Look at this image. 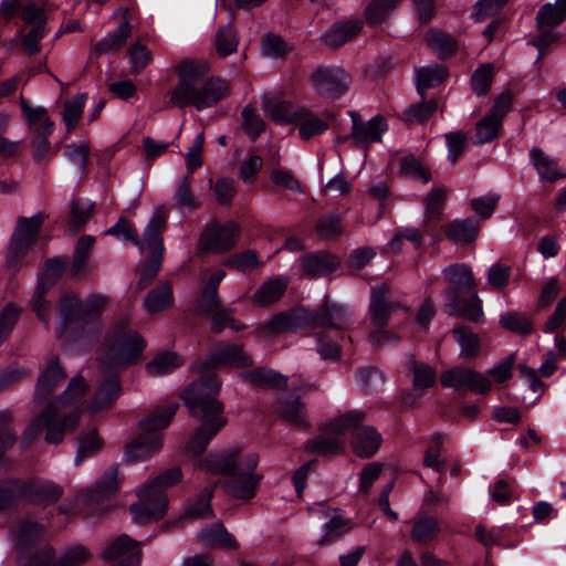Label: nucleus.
<instances>
[{
    "label": "nucleus",
    "mask_w": 566,
    "mask_h": 566,
    "mask_svg": "<svg viewBox=\"0 0 566 566\" xmlns=\"http://www.w3.org/2000/svg\"><path fill=\"white\" fill-rule=\"evenodd\" d=\"M51 391H40L34 401L46 403L31 419L22 434V447L31 446L45 431L44 441L60 444L64 436L73 433L80 426L83 411L96 413L109 408L117 399L118 391H61L48 397Z\"/></svg>",
    "instance_id": "1"
},
{
    "label": "nucleus",
    "mask_w": 566,
    "mask_h": 566,
    "mask_svg": "<svg viewBox=\"0 0 566 566\" xmlns=\"http://www.w3.org/2000/svg\"><path fill=\"white\" fill-rule=\"evenodd\" d=\"M145 342L133 331L126 318L109 327L98 357L96 381L101 389H119V374L142 357Z\"/></svg>",
    "instance_id": "2"
},
{
    "label": "nucleus",
    "mask_w": 566,
    "mask_h": 566,
    "mask_svg": "<svg viewBox=\"0 0 566 566\" xmlns=\"http://www.w3.org/2000/svg\"><path fill=\"white\" fill-rule=\"evenodd\" d=\"M178 84L169 93V103L178 108L192 105L198 111L211 107L229 95V84L222 78L202 83L209 66L205 61L185 60L176 67Z\"/></svg>",
    "instance_id": "3"
},
{
    "label": "nucleus",
    "mask_w": 566,
    "mask_h": 566,
    "mask_svg": "<svg viewBox=\"0 0 566 566\" xmlns=\"http://www.w3.org/2000/svg\"><path fill=\"white\" fill-rule=\"evenodd\" d=\"M258 463L256 453L241 454L239 448H233L200 460L199 468L211 474L231 475L223 485L226 492L235 499L250 500L255 496L256 488L263 479V475L254 473Z\"/></svg>",
    "instance_id": "4"
},
{
    "label": "nucleus",
    "mask_w": 566,
    "mask_h": 566,
    "mask_svg": "<svg viewBox=\"0 0 566 566\" xmlns=\"http://www.w3.org/2000/svg\"><path fill=\"white\" fill-rule=\"evenodd\" d=\"M181 399L189 415L201 424L191 434L187 449L193 455H201L210 441L227 426L223 402L217 391H181Z\"/></svg>",
    "instance_id": "5"
},
{
    "label": "nucleus",
    "mask_w": 566,
    "mask_h": 566,
    "mask_svg": "<svg viewBox=\"0 0 566 566\" xmlns=\"http://www.w3.org/2000/svg\"><path fill=\"white\" fill-rule=\"evenodd\" d=\"M444 279L452 285L444 291V308L449 315L462 316L478 322L482 317L481 301L475 295L473 276L463 264H452L443 270Z\"/></svg>",
    "instance_id": "6"
},
{
    "label": "nucleus",
    "mask_w": 566,
    "mask_h": 566,
    "mask_svg": "<svg viewBox=\"0 0 566 566\" xmlns=\"http://www.w3.org/2000/svg\"><path fill=\"white\" fill-rule=\"evenodd\" d=\"M181 478V469L174 467L148 481L145 486L138 491L139 503L130 506L135 522L144 524L160 518L167 507L166 489L178 483Z\"/></svg>",
    "instance_id": "7"
},
{
    "label": "nucleus",
    "mask_w": 566,
    "mask_h": 566,
    "mask_svg": "<svg viewBox=\"0 0 566 566\" xmlns=\"http://www.w3.org/2000/svg\"><path fill=\"white\" fill-rule=\"evenodd\" d=\"M251 359L243 352L241 345L219 344L217 345L207 360L196 361L191 365V371L195 376L192 386L202 389H218L221 381L214 371L216 366H248Z\"/></svg>",
    "instance_id": "8"
},
{
    "label": "nucleus",
    "mask_w": 566,
    "mask_h": 566,
    "mask_svg": "<svg viewBox=\"0 0 566 566\" xmlns=\"http://www.w3.org/2000/svg\"><path fill=\"white\" fill-rule=\"evenodd\" d=\"M366 412L361 410L347 411L334 419L331 429L340 433H352L354 453L363 459L371 458L380 448V433L371 426H364Z\"/></svg>",
    "instance_id": "9"
},
{
    "label": "nucleus",
    "mask_w": 566,
    "mask_h": 566,
    "mask_svg": "<svg viewBox=\"0 0 566 566\" xmlns=\"http://www.w3.org/2000/svg\"><path fill=\"white\" fill-rule=\"evenodd\" d=\"M45 218L46 216L41 212L30 218H19L7 254L8 266L18 268L20 265L22 259L34 244Z\"/></svg>",
    "instance_id": "10"
},
{
    "label": "nucleus",
    "mask_w": 566,
    "mask_h": 566,
    "mask_svg": "<svg viewBox=\"0 0 566 566\" xmlns=\"http://www.w3.org/2000/svg\"><path fill=\"white\" fill-rule=\"evenodd\" d=\"M310 83L319 96L337 99L347 93L352 77L340 66H319L311 73Z\"/></svg>",
    "instance_id": "11"
},
{
    "label": "nucleus",
    "mask_w": 566,
    "mask_h": 566,
    "mask_svg": "<svg viewBox=\"0 0 566 566\" xmlns=\"http://www.w3.org/2000/svg\"><path fill=\"white\" fill-rule=\"evenodd\" d=\"M239 235L240 227L233 221L209 222L200 234L198 251L200 253L227 252L235 245Z\"/></svg>",
    "instance_id": "12"
},
{
    "label": "nucleus",
    "mask_w": 566,
    "mask_h": 566,
    "mask_svg": "<svg viewBox=\"0 0 566 566\" xmlns=\"http://www.w3.org/2000/svg\"><path fill=\"white\" fill-rule=\"evenodd\" d=\"M308 317H306L307 328H334L347 329L354 323V316L347 307L325 302L317 311L311 312L307 310Z\"/></svg>",
    "instance_id": "13"
},
{
    "label": "nucleus",
    "mask_w": 566,
    "mask_h": 566,
    "mask_svg": "<svg viewBox=\"0 0 566 566\" xmlns=\"http://www.w3.org/2000/svg\"><path fill=\"white\" fill-rule=\"evenodd\" d=\"M113 20L118 21V27L95 44L93 51L96 54H115L130 36L133 30L132 14L127 8H118L113 14Z\"/></svg>",
    "instance_id": "14"
},
{
    "label": "nucleus",
    "mask_w": 566,
    "mask_h": 566,
    "mask_svg": "<svg viewBox=\"0 0 566 566\" xmlns=\"http://www.w3.org/2000/svg\"><path fill=\"white\" fill-rule=\"evenodd\" d=\"M168 211L165 207H157L148 221L144 233L142 245H137L142 251L149 250L151 256L163 258L165 247L163 232L166 229Z\"/></svg>",
    "instance_id": "15"
},
{
    "label": "nucleus",
    "mask_w": 566,
    "mask_h": 566,
    "mask_svg": "<svg viewBox=\"0 0 566 566\" xmlns=\"http://www.w3.org/2000/svg\"><path fill=\"white\" fill-rule=\"evenodd\" d=\"M118 464L111 467L96 482L95 486L83 492L78 500L87 507H93L116 495L119 489Z\"/></svg>",
    "instance_id": "16"
},
{
    "label": "nucleus",
    "mask_w": 566,
    "mask_h": 566,
    "mask_svg": "<svg viewBox=\"0 0 566 566\" xmlns=\"http://www.w3.org/2000/svg\"><path fill=\"white\" fill-rule=\"evenodd\" d=\"M307 310L296 308L291 313H281L258 326L256 331L264 336L281 334L289 331L307 328Z\"/></svg>",
    "instance_id": "17"
},
{
    "label": "nucleus",
    "mask_w": 566,
    "mask_h": 566,
    "mask_svg": "<svg viewBox=\"0 0 566 566\" xmlns=\"http://www.w3.org/2000/svg\"><path fill=\"white\" fill-rule=\"evenodd\" d=\"M349 115L353 122L349 137L357 144L368 146L381 142V136L387 130V123L382 116L377 115L364 122L355 112H350Z\"/></svg>",
    "instance_id": "18"
},
{
    "label": "nucleus",
    "mask_w": 566,
    "mask_h": 566,
    "mask_svg": "<svg viewBox=\"0 0 566 566\" xmlns=\"http://www.w3.org/2000/svg\"><path fill=\"white\" fill-rule=\"evenodd\" d=\"M334 419L321 427L322 433L313 440L305 443V449L317 455H335L340 454L345 450L346 433H340L331 429Z\"/></svg>",
    "instance_id": "19"
},
{
    "label": "nucleus",
    "mask_w": 566,
    "mask_h": 566,
    "mask_svg": "<svg viewBox=\"0 0 566 566\" xmlns=\"http://www.w3.org/2000/svg\"><path fill=\"white\" fill-rule=\"evenodd\" d=\"M364 28L360 19H349L335 22L321 35V42L328 49H338L353 41Z\"/></svg>",
    "instance_id": "20"
},
{
    "label": "nucleus",
    "mask_w": 566,
    "mask_h": 566,
    "mask_svg": "<svg viewBox=\"0 0 566 566\" xmlns=\"http://www.w3.org/2000/svg\"><path fill=\"white\" fill-rule=\"evenodd\" d=\"M62 495L63 489L51 481H23L22 496L30 503L46 506L59 501Z\"/></svg>",
    "instance_id": "21"
},
{
    "label": "nucleus",
    "mask_w": 566,
    "mask_h": 566,
    "mask_svg": "<svg viewBox=\"0 0 566 566\" xmlns=\"http://www.w3.org/2000/svg\"><path fill=\"white\" fill-rule=\"evenodd\" d=\"M397 306L398 303L390 300L389 287L386 284L371 287L369 315L374 327H385L390 313Z\"/></svg>",
    "instance_id": "22"
},
{
    "label": "nucleus",
    "mask_w": 566,
    "mask_h": 566,
    "mask_svg": "<svg viewBox=\"0 0 566 566\" xmlns=\"http://www.w3.org/2000/svg\"><path fill=\"white\" fill-rule=\"evenodd\" d=\"M440 381L447 388L490 389L491 387L486 378L469 368L448 369L441 374Z\"/></svg>",
    "instance_id": "23"
},
{
    "label": "nucleus",
    "mask_w": 566,
    "mask_h": 566,
    "mask_svg": "<svg viewBox=\"0 0 566 566\" xmlns=\"http://www.w3.org/2000/svg\"><path fill=\"white\" fill-rule=\"evenodd\" d=\"M178 408V402H165L156 406L139 420L140 431L148 434H160L158 431L166 429L170 424Z\"/></svg>",
    "instance_id": "24"
},
{
    "label": "nucleus",
    "mask_w": 566,
    "mask_h": 566,
    "mask_svg": "<svg viewBox=\"0 0 566 566\" xmlns=\"http://www.w3.org/2000/svg\"><path fill=\"white\" fill-rule=\"evenodd\" d=\"M163 448L161 434L142 433L125 447L126 462H136L150 458Z\"/></svg>",
    "instance_id": "25"
},
{
    "label": "nucleus",
    "mask_w": 566,
    "mask_h": 566,
    "mask_svg": "<svg viewBox=\"0 0 566 566\" xmlns=\"http://www.w3.org/2000/svg\"><path fill=\"white\" fill-rule=\"evenodd\" d=\"M274 410L290 423L296 427H307L305 420V407L301 402L300 397L292 391H281L276 398Z\"/></svg>",
    "instance_id": "26"
},
{
    "label": "nucleus",
    "mask_w": 566,
    "mask_h": 566,
    "mask_svg": "<svg viewBox=\"0 0 566 566\" xmlns=\"http://www.w3.org/2000/svg\"><path fill=\"white\" fill-rule=\"evenodd\" d=\"M247 386L282 389L287 387V376L265 367H258L241 374Z\"/></svg>",
    "instance_id": "27"
},
{
    "label": "nucleus",
    "mask_w": 566,
    "mask_h": 566,
    "mask_svg": "<svg viewBox=\"0 0 566 566\" xmlns=\"http://www.w3.org/2000/svg\"><path fill=\"white\" fill-rule=\"evenodd\" d=\"M339 265V259L325 251L306 254L302 260L304 272L313 277L328 275L336 271Z\"/></svg>",
    "instance_id": "28"
},
{
    "label": "nucleus",
    "mask_w": 566,
    "mask_h": 566,
    "mask_svg": "<svg viewBox=\"0 0 566 566\" xmlns=\"http://www.w3.org/2000/svg\"><path fill=\"white\" fill-rule=\"evenodd\" d=\"M289 279L277 276L263 282L252 295V302L260 307H266L277 302L289 286Z\"/></svg>",
    "instance_id": "29"
},
{
    "label": "nucleus",
    "mask_w": 566,
    "mask_h": 566,
    "mask_svg": "<svg viewBox=\"0 0 566 566\" xmlns=\"http://www.w3.org/2000/svg\"><path fill=\"white\" fill-rule=\"evenodd\" d=\"M61 327L57 335L64 333L67 326L75 322L85 323L84 305L80 298L72 292L64 293L60 302Z\"/></svg>",
    "instance_id": "30"
},
{
    "label": "nucleus",
    "mask_w": 566,
    "mask_h": 566,
    "mask_svg": "<svg viewBox=\"0 0 566 566\" xmlns=\"http://www.w3.org/2000/svg\"><path fill=\"white\" fill-rule=\"evenodd\" d=\"M479 229V223L472 218L455 219L447 224L444 232L452 243L464 245L475 240Z\"/></svg>",
    "instance_id": "31"
},
{
    "label": "nucleus",
    "mask_w": 566,
    "mask_h": 566,
    "mask_svg": "<svg viewBox=\"0 0 566 566\" xmlns=\"http://www.w3.org/2000/svg\"><path fill=\"white\" fill-rule=\"evenodd\" d=\"M263 108L276 124L285 125L295 123L302 107L286 101L268 98L263 101Z\"/></svg>",
    "instance_id": "32"
},
{
    "label": "nucleus",
    "mask_w": 566,
    "mask_h": 566,
    "mask_svg": "<svg viewBox=\"0 0 566 566\" xmlns=\"http://www.w3.org/2000/svg\"><path fill=\"white\" fill-rule=\"evenodd\" d=\"M198 541L210 547L237 548L238 544L221 523H214L198 534Z\"/></svg>",
    "instance_id": "33"
},
{
    "label": "nucleus",
    "mask_w": 566,
    "mask_h": 566,
    "mask_svg": "<svg viewBox=\"0 0 566 566\" xmlns=\"http://www.w3.org/2000/svg\"><path fill=\"white\" fill-rule=\"evenodd\" d=\"M411 538L420 544H428L440 534V526L437 518L432 516L418 515L411 521Z\"/></svg>",
    "instance_id": "34"
},
{
    "label": "nucleus",
    "mask_w": 566,
    "mask_h": 566,
    "mask_svg": "<svg viewBox=\"0 0 566 566\" xmlns=\"http://www.w3.org/2000/svg\"><path fill=\"white\" fill-rule=\"evenodd\" d=\"M294 124L298 127V135L303 140L321 135L328 128L325 120L306 108H301Z\"/></svg>",
    "instance_id": "35"
},
{
    "label": "nucleus",
    "mask_w": 566,
    "mask_h": 566,
    "mask_svg": "<svg viewBox=\"0 0 566 566\" xmlns=\"http://www.w3.org/2000/svg\"><path fill=\"white\" fill-rule=\"evenodd\" d=\"M184 365V359L176 353L157 354L146 365V373L153 377L166 376Z\"/></svg>",
    "instance_id": "36"
},
{
    "label": "nucleus",
    "mask_w": 566,
    "mask_h": 566,
    "mask_svg": "<svg viewBox=\"0 0 566 566\" xmlns=\"http://www.w3.org/2000/svg\"><path fill=\"white\" fill-rule=\"evenodd\" d=\"M94 243L95 239L92 235H83L78 239L74 250L73 261L69 269L72 276L86 274L88 272V259Z\"/></svg>",
    "instance_id": "37"
},
{
    "label": "nucleus",
    "mask_w": 566,
    "mask_h": 566,
    "mask_svg": "<svg viewBox=\"0 0 566 566\" xmlns=\"http://www.w3.org/2000/svg\"><path fill=\"white\" fill-rule=\"evenodd\" d=\"M21 108L33 133L46 132V134H52L54 123L48 116V112L44 107H32L21 97Z\"/></svg>",
    "instance_id": "38"
},
{
    "label": "nucleus",
    "mask_w": 566,
    "mask_h": 566,
    "mask_svg": "<svg viewBox=\"0 0 566 566\" xmlns=\"http://www.w3.org/2000/svg\"><path fill=\"white\" fill-rule=\"evenodd\" d=\"M531 159L542 180L554 182L566 176L557 168L556 163L538 148L531 150Z\"/></svg>",
    "instance_id": "39"
},
{
    "label": "nucleus",
    "mask_w": 566,
    "mask_h": 566,
    "mask_svg": "<svg viewBox=\"0 0 566 566\" xmlns=\"http://www.w3.org/2000/svg\"><path fill=\"white\" fill-rule=\"evenodd\" d=\"M216 484L205 488L197 497L189 503L185 512V518H213L214 514L211 509V499Z\"/></svg>",
    "instance_id": "40"
},
{
    "label": "nucleus",
    "mask_w": 566,
    "mask_h": 566,
    "mask_svg": "<svg viewBox=\"0 0 566 566\" xmlns=\"http://www.w3.org/2000/svg\"><path fill=\"white\" fill-rule=\"evenodd\" d=\"M174 303L172 290L170 284L161 283L151 290L145 297V310L153 314L168 308Z\"/></svg>",
    "instance_id": "41"
},
{
    "label": "nucleus",
    "mask_w": 566,
    "mask_h": 566,
    "mask_svg": "<svg viewBox=\"0 0 566 566\" xmlns=\"http://www.w3.org/2000/svg\"><path fill=\"white\" fill-rule=\"evenodd\" d=\"M557 366H558V363H557L556 354L553 352H549L545 355L544 361L538 367V369L523 366V367H521V375L526 379L530 387L535 389V388L542 386L538 378L539 377L548 378L557 369Z\"/></svg>",
    "instance_id": "42"
},
{
    "label": "nucleus",
    "mask_w": 566,
    "mask_h": 566,
    "mask_svg": "<svg viewBox=\"0 0 566 566\" xmlns=\"http://www.w3.org/2000/svg\"><path fill=\"white\" fill-rule=\"evenodd\" d=\"M447 191L443 188L436 187L426 196L424 199V227L428 229L431 222L438 221L446 205Z\"/></svg>",
    "instance_id": "43"
},
{
    "label": "nucleus",
    "mask_w": 566,
    "mask_h": 566,
    "mask_svg": "<svg viewBox=\"0 0 566 566\" xmlns=\"http://www.w3.org/2000/svg\"><path fill=\"white\" fill-rule=\"evenodd\" d=\"M426 43L440 56L447 57L457 51V42L440 30L431 29L424 35Z\"/></svg>",
    "instance_id": "44"
},
{
    "label": "nucleus",
    "mask_w": 566,
    "mask_h": 566,
    "mask_svg": "<svg viewBox=\"0 0 566 566\" xmlns=\"http://www.w3.org/2000/svg\"><path fill=\"white\" fill-rule=\"evenodd\" d=\"M66 374L60 365L59 359L53 357L49 360L45 368L38 378L39 389H53L64 384Z\"/></svg>",
    "instance_id": "45"
},
{
    "label": "nucleus",
    "mask_w": 566,
    "mask_h": 566,
    "mask_svg": "<svg viewBox=\"0 0 566 566\" xmlns=\"http://www.w3.org/2000/svg\"><path fill=\"white\" fill-rule=\"evenodd\" d=\"M400 0H370L364 12L366 21L371 25L382 23L398 7Z\"/></svg>",
    "instance_id": "46"
},
{
    "label": "nucleus",
    "mask_w": 566,
    "mask_h": 566,
    "mask_svg": "<svg viewBox=\"0 0 566 566\" xmlns=\"http://www.w3.org/2000/svg\"><path fill=\"white\" fill-rule=\"evenodd\" d=\"M447 72L441 65L424 66L416 70L417 90L420 95L429 87L439 85L446 78Z\"/></svg>",
    "instance_id": "47"
},
{
    "label": "nucleus",
    "mask_w": 566,
    "mask_h": 566,
    "mask_svg": "<svg viewBox=\"0 0 566 566\" xmlns=\"http://www.w3.org/2000/svg\"><path fill=\"white\" fill-rule=\"evenodd\" d=\"M566 19V0H556L544 4L537 12L536 20L541 27H554Z\"/></svg>",
    "instance_id": "48"
},
{
    "label": "nucleus",
    "mask_w": 566,
    "mask_h": 566,
    "mask_svg": "<svg viewBox=\"0 0 566 566\" xmlns=\"http://www.w3.org/2000/svg\"><path fill=\"white\" fill-rule=\"evenodd\" d=\"M77 441L78 449L75 457L77 464L81 463L85 458L98 452L104 446V440L98 436L95 429L82 432L78 436Z\"/></svg>",
    "instance_id": "49"
},
{
    "label": "nucleus",
    "mask_w": 566,
    "mask_h": 566,
    "mask_svg": "<svg viewBox=\"0 0 566 566\" xmlns=\"http://www.w3.org/2000/svg\"><path fill=\"white\" fill-rule=\"evenodd\" d=\"M408 370L412 374L413 385L419 388L433 387L437 380V373L428 364L418 363L413 358L408 361Z\"/></svg>",
    "instance_id": "50"
},
{
    "label": "nucleus",
    "mask_w": 566,
    "mask_h": 566,
    "mask_svg": "<svg viewBox=\"0 0 566 566\" xmlns=\"http://www.w3.org/2000/svg\"><path fill=\"white\" fill-rule=\"evenodd\" d=\"M500 324L506 331L517 335H530L533 333V325L526 315L518 312H506L501 315Z\"/></svg>",
    "instance_id": "51"
},
{
    "label": "nucleus",
    "mask_w": 566,
    "mask_h": 566,
    "mask_svg": "<svg viewBox=\"0 0 566 566\" xmlns=\"http://www.w3.org/2000/svg\"><path fill=\"white\" fill-rule=\"evenodd\" d=\"M86 102V94H80L73 99L65 102L62 111V119L67 132L73 130L82 117Z\"/></svg>",
    "instance_id": "52"
},
{
    "label": "nucleus",
    "mask_w": 566,
    "mask_h": 566,
    "mask_svg": "<svg viewBox=\"0 0 566 566\" xmlns=\"http://www.w3.org/2000/svg\"><path fill=\"white\" fill-rule=\"evenodd\" d=\"M452 332L460 346V356L464 359L475 357L480 348L478 336L464 327L454 328Z\"/></svg>",
    "instance_id": "53"
},
{
    "label": "nucleus",
    "mask_w": 566,
    "mask_h": 566,
    "mask_svg": "<svg viewBox=\"0 0 566 566\" xmlns=\"http://www.w3.org/2000/svg\"><path fill=\"white\" fill-rule=\"evenodd\" d=\"M66 259L53 258L45 263V269L39 279L38 290H49L55 284L66 265Z\"/></svg>",
    "instance_id": "54"
},
{
    "label": "nucleus",
    "mask_w": 566,
    "mask_h": 566,
    "mask_svg": "<svg viewBox=\"0 0 566 566\" xmlns=\"http://www.w3.org/2000/svg\"><path fill=\"white\" fill-rule=\"evenodd\" d=\"M174 201L176 207L181 211H192L200 207L199 201L191 190V182L188 178L185 177L180 179L174 196Z\"/></svg>",
    "instance_id": "55"
},
{
    "label": "nucleus",
    "mask_w": 566,
    "mask_h": 566,
    "mask_svg": "<svg viewBox=\"0 0 566 566\" xmlns=\"http://www.w3.org/2000/svg\"><path fill=\"white\" fill-rule=\"evenodd\" d=\"M475 143H491L495 138V107H492L475 125Z\"/></svg>",
    "instance_id": "56"
},
{
    "label": "nucleus",
    "mask_w": 566,
    "mask_h": 566,
    "mask_svg": "<svg viewBox=\"0 0 566 566\" xmlns=\"http://www.w3.org/2000/svg\"><path fill=\"white\" fill-rule=\"evenodd\" d=\"M357 385L364 388H378L386 385L385 374L376 367L365 366L356 371Z\"/></svg>",
    "instance_id": "57"
},
{
    "label": "nucleus",
    "mask_w": 566,
    "mask_h": 566,
    "mask_svg": "<svg viewBox=\"0 0 566 566\" xmlns=\"http://www.w3.org/2000/svg\"><path fill=\"white\" fill-rule=\"evenodd\" d=\"M22 480H9L0 484V511L13 505L22 496Z\"/></svg>",
    "instance_id": "58"
},
{
    "label": "nucleus",
    "mask_w": 566,
    "mask_h": 566,
    "mask_svg": "<svg viewBox=\"0 0 566 566\" xmlns=\"http://www.w3.org/2000/svg\"><path fill=\"white\" fill-rule=\"evenodd\" d=\"M399 166L401 174L409 178L420 179L424 184L431 180L430 171L413 156L401 158Z\"/></svg>",
    "instance_id": "59"
},
{
    "label": "nucleus",
    "mask_w": 566,
    "mask_h": 566,
    "mask_svg": "<svg viewBox=\"0 0 566 566\" xmlns=\"http://www.w3.org/2000/svg\"><path fill=\"white\" fill-rule=\"evenodd\" d=\"M132 72L140 73L153 60L151 52L139 41L133 43L128 49Z\"/></svg>",
    "instance_id": "60"
},
{
    "label": "nucleus",
    "mask_w": 566,
    "mask_h": 566,
    "mask_svg": "<svg viewBox=\"0 0 566 566\" xmlns=\"http://www.w3.org/2000/svg\"><path fill=\"white\" fill-rule=\"evenodd\" d=\"M238 36L230 25L218 30L216 34V49L220 56H227L237 50Z\"/></svg>",
    "instance_id": "61"
},
{
    "label": "nucleus",
    "mask_w": 566,
    "mask_h": 566,
    "mask_svg": "<svg viewBox=\"0 0 566 566\" xmlns=\"http://www.w3.org/2000/svg\"><path fill=\"white\" fill-rule=\"evenodd\" d=\"M444 138L448 147V158L454 164L468 148L469 138L467 134L461 130L447 133Z\"/></svg>",
    "instance_id": "62"
},
{
    "label": "nucleus",
    "mask_w": 566,
    "mask_h": 566,
    "mask_svg": "<svg viewBox=\"0 0 566 566\" xmlns=\"http://www.w3.org/2000/svg\"><path fill=\"white\" fill-rule=\"evenodd\" d=\"M316 231L323 239H335L342 232L340 217L338 213H331L322 217L316 224Z\"/></svg>",
    "instance_id": "63"
},
{
    "label": "nucleus",
    "mask_w": 566,
    "mask_h": 566,
    "mask_svg": "<svg viewBox=\"0 0 566 566\" xmlns=\"http://www.w3.org/2000/svg\"><path fill=\"white\" fill-rule=\"evenodd\" d=\"M242 126L244 132L255 139L264 130V122L255 108L245 106L242 111Z\"/></svg>",
    "instance_id": "64"
}]
</instances>
